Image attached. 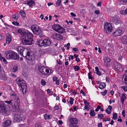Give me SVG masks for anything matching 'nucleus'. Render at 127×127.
<instances>
[{
	"label": "nucleus",
	"mask_w": 127,
	"mask_h": 127,
	"mask_svg": "<svg viewBox=\"0 0 127 127\" xmlns=\"http://www.w3.org/2000/svg\"><path fill=\"white\" fill-rule=\"evenodd\" d=\"M60 81L59 80H57L56 81V85H58L60 84Z\"/></svg>",
	"instance_id": "obj_57"
},
{
	"label": "nucleus",
	"mask_w": 127,
	"mask_h": 127,
	"mask_svg": "<svg viewBox=\"0 0 127 127\" xmlns=\"http://www.w3.org/2000/svg\"><path fill=\"white\" fill-rule=\"evenodd\" d=\"M3 70V67L0 64V74H1L2 70Z\"/></svg>",
	"instance_id": "obj_54"
},
{
	"label": "nucleus",
	"mask_w": 127,
	"mask_h": 127,
	"mask_svg": "<svg viewBox=\"0 0 127 127\" xmlns=\"http://www.w3.org/2000/svg\"><path fill=\"white\" fill-rule=\"evenodd\" d=\"M44 117L45 120L47 119H49L50 118V116L49 115L45 114L44 115Z\"/></svg>",
	"instance_id": "obj_32"
},
{
	"label": "nucleus",
	"mask_w": 127,
	"mask_h": 127,
	"mask_svg": "<svg viewBox=\"0 0 127 127\" xmlns=\"http://www.w3.org/2000/svg\"><path fill=\"white\" fill-rule=\"evenodd\" d=\"M99 76H100L101 75V72L99 70L97 72H95Z\"/></svg>",
	"instance_id": "obj_60"
},
{
	"label": "nucleus",
	"mask_w": 127,
	"mask_h": 127,
	"mask_svg": "<svg viewBox=\"0 0 127 127\" xmlns=\"http://www.w3.org/2000/svg\"><path fill=\"white\" fill-rule=\"evenodd\" d=\"M11 121L10 120H7L3 123V125L4 127H7L9 126L11 124Z\"/></svg>",
	"instance_id": "obj_17"
},
{
	"label": "nucleus",
	"mask_w": 127,
	"mask_h": 127,
	"mask_svg": "<svg viewBox=\"0 0 127 127\" xmlns=\"http://www.w3.org/2000/svg\"><path fill=\"white\" fill-rule=\"evenodd\" d=\"M24 4L29 5L30 7H32L35 5V3L34 1L32 0H29L27 1V2H25Z\"/></svg>",
	"instance_id": "obj_15"
},
{
	"label": "nucleus",
	"mask_w": 127,
	"mask_h": 127,
	"mask_svg": "<svg viewBox=\"0 0 127 127\" xmlns=\"http://www.w3.org/2000/svg\"><path fill=\"white\" fill-rule=\"evenodd\" d=\"M74 69L75 71H78L79 69V67L76 65L74 66Z\"/></svg>",
	"instance_id": "obj_41"
},
{
	"label": "nucleus",
	"mask_w": 127,
	"mask_h": 127,
	"mask_svg": "<svg viewBox=\"0 0 127 127\" xmlns=\"http://www.w3.org/2000/svg\"><path fill=\"white\" fill-rule=\"evenodd\" d=\"M123 58V56L121 55L119 56L118 57V60L120 62H122V58Z\"/></svg>",
	"instance_id": "obj_48"
},
{
	"label": "nucleus",
	"mask_w": 127,
	"mask_h": 127,
	"mask_svg": "<svg viewBox=\"0 0 127 127\" xmlns=\"http://www.w3.org/2000/svg\"><path fill=\"white\" fill-rule=\"evenodd\" d=\"M85 43L87 45H89L90 44V43L88 40H87L85 41Z\"/></svg>",
	"instance_id": "obj_55"
},
{
	"label": "nucleus",
	"mask_w": 127,
	"mask_h": 127,
	"mask_svg": "<svg viewBox=\"0 0 127 127\" xmlns=\"http://www.w3.org/2000/svg\"><path fill=\"white\" fill-rule=\"evenodd\" d=\"M72 49L76 53H77L79 51L78 49L76 47L72 48Z\"/></svg>",
	"instance_id": "obj_46"
},
{
	"label": "nucleus",
	"mask_w": 127,
	"mask_h": 127,
	"mask_svg": "<svg viewBox=\"0 0 127 127\" xmlns=\"http://www.w3.org/2000/svg\"><path fill=\"white\" fill-rule=\"evenodd\" d=\"M17 32L20 33L22 37L23 35H25V34H26V31L22 30V29H20L17 30Z\"/></svg>",
	"instance_id": "obj_22"
},
{
	"label": "nucleus",
	"mask_w": 127,
	"mask_h": 127,
	"mask_svg": "<svg viewBox=\"0 0 127 127\" xmlns=\"http://www.w3.org/2000/svg\"><path fill=\"white\" fill-rule=\"evenodd\" d=\"M18 67L17 66H14L12 69V71L13 72H15L18 70Z\"/></svg>",
	"instance_id": "obj_35"
},
{
	"label": "nucleus",
	"mask_w": 127,
	"mask_h": 127,
	"mask_svg": "<svg viewBox=\"0 0 127 127\" xmlns=\"http://www.w3.org/2000/svg\"><path fill=\"white\" fill-rule=\"evenodd\" d=\"M94 13L95 14H97L98 15L100 13V12L99 10H98L95 11L94 12Z\"/></svg>",
	"instance_id": "obj_53"
},
{
	"label": "nucleus",
	"mask_w": 127,
	"mask_h": 127,
	"mask_svg": "<svg viewBox=\"0 0 127 127\" xmlns=\"http://www.w3.org/2000/svg\"><path fill=\"white\" fill-rule=\"evenodd\" d=\"M57 78H58L56 76H54L53 77V81H56V80H57Z\"/></svg>",
	"instance_id": "obj_61"
},
{
	"label": "nucleus",
	"mask_w": 127,
	"mask_h": 127,
	"mask_svg": "<svg viewBox=\"0 0 127 127\" xmlns=\"http://www.w3.org/2000/svg\"><path fill=\"white\" fill-rule=\"evenodd\" d=\"M92 72H89L88 74V78L89 79H91V80L93 79V77L91 76V73Z\"/></svg>",
	"instance_id": "obj_45"
},
{
	"label": "nucleus",
	"mask_w": 127,
	"mask_h": 127,
	"mask_svg": "<svg viewBox=\"0 0 127 127\" xmlns=\"http://www.w3.org/2000/svg\"><path fill=\"white\" fill-rule=\"evenodd\" d=\"M126 98V96L124 94H123L121 96V101L122 103L123 104L124 100Z\"/></svg>",
	"instance_id": "obj_30"
},
{
	"label": "nucleus",
	"mask_w": 127,
	"mask_h": 127,
	"mask_svg": "<svg viewBox=\"0 0 127 127\" xmlns=\"http://www.w3.org/2000/svg\"><path fill=\"white\" fill-rule=\"evenodd\" d=\"M120 13L124 15H126L127 14V8L125 9L124 10H121L120 12Z\"/></svg>",
	"instance_id": "obj_28"
},
{
	"label": "nucleus",
	"mask_w": 127,
	"mask_h": 127,
	"mask_svg": "<svg viewBox=\"0 0 127 127\" xmlns=\"http://www.w3.org/2000/svg\"><path fill=\"white\" fill-rule=\"evenodd\" d=\"M2 79L4 80H7V77L5 75L3 76Z\"/></svg>",
	"instance_id": "obj_59"
},
{
	"label": "nucleus",
	"mask_w": 127,
	"mask_h": 127,
	"mask_svg": "<svg viewBox=\"0 0 127 127\" xmlns=\"http://www.w3.org/2000/svg\"><path fill=\"white\" fill-rule=\"evenodd\" d=\"M5 105L4 103L0 104V113L4 116H8L9 112Z\"/></svg>",
	"instance_id": "obj_6"
},
{
	"label": "nucleus",
	"mask_w": 127,
	"mask_h": 127,
	"mask_svg": "<svg viewBox=\"0 0 127 127\" xmlns=\"http://www.w3.org/2000/svg\"><path fill=\"white\" fill-rule=\"evenodd\" d=\"M80 93L81 94H82L84 96H86V94L84 92V91L82 90H81L80 91Z\"/></svg>",
	"instance_id": "obj_50"
},
{
	"label": "nucleus",
	"mask_w": 127,
	"mask_h": 127,
	"mask_svg": "<svg viewBox=\"0 0 127 127\" xmlns=\"http://www.w3.org/2000/svg\"><path fill=\"white\" fill-rule=\"evenodd\" d=\"M11 97L14 100H11L10 101L6 100L5 102L10 105V108L12 111L16 112L20 109V100L17 94L15 93L11 95Z\"/></svg>",
	"instance_id": "obj_1"
},
{
	"label": "nucleus",
	"mask_w": 127,
	"mask_h": 127,
	"mask_svg": "<svg viewBox=\"0 0 127 127\" xmlns=\"http://www.w3.org/2000/svg\"><path fill=\"white\" fill-rule=\"evenodd\" d=\"M44 68H46V67L44 66L38 65V70L40 72L38 74L41 77L46 78L48 76L49 74L46 73L44 72L43 71Z\"/></svg>",
	"instance_id": "obj_7"
},
{
	"label": "nucleus",
	"mask_w": 127,
	"mask_h": 127,
	"mask_svg": "<svg viewBox=\"0 0 127 127\" xmlns=\"http://www.w3.org/2000/svg\"><path fill=\"white\" fill-rule=\"evenodd\" d=\"M113 36L116 37L120 36L122 34V31L121 28H117L112 33Z\"/></svg>",
	"instance_id": "obj_11"
},
{
	"label": "nucleus",
	"mask_w": 127,
	"mask_h": 127,
	"mask_svg": "<svg viewBox=\"0 0 127 127\" xmlns=\"http://www.w3.org/2000/svg\"><path fill=\"white\" fill-rule=\"evenodd\" d=\"M59 108V107L58 105L55 106L54 107V110H58Z\"/></svg>",
	"instance_id": "obj_62"
},
{
	"label": "nucleus",
	"mask_w": 127,
	"mask_h": 127,
	"mask_svg": "<svg viewBox=\"0 0 127 127\" xmlns=\"http://www.w3.org/2000/svg\"><path fill=\"white\" fill-rule=\"evenodd\" d=\"M121 41L124 43L127 44V35H125L122 37Z\"/></svg>",
	"instance_id": "obj_18"
},
{
	"label": "nucleus",
	"mask_w": 127,
	"mask_h": 127,
	"mask_svg": "<svg viewBox=\"0 0 127 127\" xmlns=\"http://www.w3.org/2000/svg\"><path fill=\"white\" fill-rule=\"evenodd\" d=\"M1 59L3 60V61L5 64H6L8 63L7 61L6 60L4 57H2V58H1Z\"/></svg>",
	"instance_id": "obj_42"
},
{
	"label": "nucleus",
	"mask_w": 127,
	"mask_h": 127,
	"mask_svg": "<svg viewBox=\"0 0 127 127\" xmlns=\"http://www.w3.org/2000/svg\"><path fill=\"white\" fill-rule=\"evenodd\" d=\"M17 49L18 53L21 55L25 57L29 60L32 61V55L31 51H28L27 49H25L23 47L18 46L17 47Z\"/></svg>",
	"instance_id": "obj_3"
},
{
	"label": "nucleus",
	"mask_w": 127,
	"mask_h": 127,
	"mask_svg": "<svg viewBox=\"0 0 127 127\" xmlns=\"http://www.w3.org/2000/svg\"><path fill=\"white\" fill-rule=\"evenodd\" d=\"M44 44V40L40 39L38 40L37 41V44L39 47H45Z\"/></svg>",
	"instance_id": "obj_16"
},
{
	"label": "nucleus",
	"mask_w": 127,
	"mask_h": 127,
	"mask_svg": "<svg viewBox=\"0 0 127 127\" xmlns=\"http://www.w3.org/2000/svg\"><path fill=\"white\" fill-rule=\"evenodd\" d=\"M64 32V29L61 26L58 29L57 32L61 33H63Z\"/></svg>",
	"instance_id": "obj_27"
},
{
	"label": "nucleus",
	"mask_w": 127,
	"mask_h": 127,
	"mask_svg": "<svg viewBox=\"0 0 127 127\" xmlns=\"http://www.w3.org/2000/svg\"><path fill=\"white\" fill-rule=\"evenodd\" d=\"M13 18H14V19L17 20L19 18V17L18 16V15L16 14L13 16Z\"/></svg>",
	"instance_id": "obj_47"
},
{
	"label": "nucleus",
	"mask_w": 127,
	"mask_h": 127,
	"mask_svg": "<svg viewBox=\"0 0 127 127\" xmlns=\"http://www.w3.org/2000/svg\"><path fill=\"white\" fill-rule=\"evenodd\" d=\"M74 100V99L72 97H71L70 98L69 102L71 105H72L73 104V101Z\"/></svg>",
	"instance_id": "obj_44"
},
{
	"label": "nucleus",
	"mask_w": 127,
	"mask_h": 127,
	"mask_svg": "<svg viewBox=\"0 0 127 127\" xmlns=\"http://www.w3.org/2000/svg\"><path fill=\"white\" fill-rule=\"evenodd\" d=\"M11 35L9 34L6 36V43L7 44H9L11 43Z\"/></svg>",
	"instance_id": "obj_20"
},
{
	"label": "nucleus",
	"mask_w": 127,
	"mask_h": 127,
	"mask_svg": "<svg viewBox=\"0 0 127 127\" xmlns=\"http://www.w3.org/2000/svg\"><path fill=\"white\" fill-rule=\"evenodd\" d=\"M70 123L69 126L77 125L78 123V121L76 118L70 117L69 119Z\"/></svg>",
	"instance_id": "obj_12"
},
{
	"label": "nucleus",
	"mask_w": 127,
	"mask_h": 127,
	"mask_svg": "<svg viewBox=\"0 0 127 127\" xmlns=\"http://www.w3.org/2000/svg\"><path fill=\"white\" fill-rule=\"evenodd\" d=\"M54 36V38L58 40H61L63 39V38L62 36L58 33L55 34Z\"/></svg>",
	"instance_id": "obj_19"
},
{
	"label": "nucleus",
	"mask_w": 127,
	"mask_h": 127,
	"mask_svg": "<svg viewBox=\"0 0 127 127\" xmlns=\"http://www.w3.org/2000/svg\"><path fill=\"white\" fill-rule=\"evenodd\" d=\"M104 64L108 67L110 66V62L111 61V59L108 57H106L105 58L103 59Z\"/></svg>",
	"instance_id": "obj_13"
},
{
	"label": "nucleus",
	"mask_w": 127,
	"mask_h": 127,
	"mask_svg": "<svg viewBox=\"0 0 127 127\" xmlns=\"http://www.w3.org/2000/svg\"><path fill=\"white\" fill-rule=\"evenodd\" d=\"M14 120L17 122H19L24 120L25 118L24 115L22 114L19 115L18 114H14Z\"/></svg>",
	"instance_id": "obj_10"
},
{
	"label": "nucleus",
	"mask_w": 127,
	"mask_h": 127,
	"mask_svg": "<svg viewBox=\"0 0 127 127\" xmlns=\"http://www.w3.org/2000/svg\"><path fill=\"white\" fill-rule=\"evenodd\" d=\"M59 62L58 61V60H57V62L58 63V64L60 65H61L62 64V62L60 60H59Z\"/></svg>",
	"instance_id": "obj_63"
},
{
	"label": "nucleus",
	"mask_w": 127,
	"mask_h": 127,
	"mask_svg": "<svg viewBox=\"0 0 127 127\" xmlns=\"http://www.w3.org/2000/svg\"><path fill=\"white\" fill-rule=\"evenodd\" d=\"M105 111L108 114H110L111 113V111L110 110H109V109H106L105 110Z\"/></svg>",
	"instance_id": "obj_56"
},
{
	"label": "nucleus",
	"mask_w": 127,
	"mask_h": 127,
	"mask_svg": "<svg viewBox=\"0 0 127 127\" xmlns=\"http://www.w3.org/2000/svg\"><path fill=\"white\" fill-rule=\"evenodd\" d=\"M44 47H46L49 46L51 44V40L48 38H46L44 40Z\"/></svg>",
	"instance_id": "obj_14"
},
{
	"label": "nucleus",
	"mask_w": 127,
	"mask_h": 127,
	"mask_svg": "<svg viewBox=\"0 0 127 127\" xmlns=\"http://www.w3.org/2000/svg\"><path fill=\"white\" fill-rule=\"evenodd\" d=\"M80 13L82 15H83L84 17V15L85 14V11L84 9H81L80 10Z\"/></svg>",
	"instance_id": "obj_33"
},
{
	"label": "nucleus",
	"mask_w": 127,
	"mask_h": 127,
	"mask_svg": "<svg viewBox=\"0 0 127 127\" xmlns=\"http://www.w3.org/2000/svg\"><path fill=\"white\" fill-rule=\"evenodd\" d=\"M116 17H111L110 18V22H111L114 24V22H115V20L116 19Z\"/></svg>",
	"instance_id": "obj_29"
},
{
	"label": "nucleus",
	"mask_w": 127,
	"mask_h": 127,
	"mask_svg": "<svg viewBox=\"0 0 127 127\" xmlns=\"http://www.w3.org/2000/svg\"><path fill=\"white\" fill-rule=\"evenodd\" d=\"M105 80L106 82L107 83H109L110 82L109 80L110 78L108 77H106V78Z\"/></svg>",
	"instance_id": "obj_58"
},
{
	"label": "nucleus",
	"mask_w": 127,
	"mask_h": 127,
	"mask_svg": "<svg viewBox=\"0 0 127 127\" xmlns=\"http://www.w3.org/2000/svg\"><path fill=\"white\" fill-rule=\"evenodd\" d=\"M84 103L85 105H89V104L87 102L86 100L84 99Z\"/></svg>",
	"instance_id": "obj_52"
},
{
	"label": "nucleus",
	"mask_w": 127,
	"mask_h": 127,
	"mask_svg": "<svg viewBox=\"0 0 127 127\" xmlns=\"http://www.w3.org/2000/svg\"><path fill=\"white\" fill-rule=\"evenodd\" d=\"M121 2H122L123 3V4H125L126 3H127V0H120Z\"/></svg>",
	"instance_id": "obj_51"
},
{
	"label": "nucleus",
	"mask_w": 127,
	"mask_h": 127,
	"mask_svg": "<svg viewBox=\"0 0 127 127\" xmlns=\"http://www.w3.org/2000/svg\"><path fill=\"white\" fill-rule=\"evenodd\" d=\"M101 108V106H100L98 105L97 106V108L95 109V111L96 112H97L99 111V110Z\"/></svg>",
	"instance_id": "obj_49"
},
{
	"label": "nucleus",
	"mask_w": 127,
	"mask_h": 127,
	"mask_svg": "<svg viewBox=\"0 0 127 127\" xmlns=\"http://www.w3.org/2000/svg\"><path fill=\"white\" fill-rule=\"evenodd\" d=\"M61 1L60 0H58L56 2V4L57 6H59L60 5H61Z\"/></svg>",
	"instance_id": "obj_37"
},
{
	"label": "nucleus",
	"mask_w": 127,
	"mask_h": 127,
	"mask_svg": "<svg viewBox=\"0 0 127 127\" xmlns=\"http://www.w3.org/2000/svg\"><path fill=\"white\" fill-rule=\"evenodd\" d=\"M26 33L23 37L22 44L24 45L32 44V42L33 41L32 38L33 35L28 30H26Z\"/></svg>",
	"instance_id": "obj_2"
},
{
	"label": "nucleus",
	"mask_w": 127,
	"mask_h": 127,
	"mask_svg": "<svg viewBox=\"0 0 127 127\" xmlns=\"http://www.w3.org/2000/svg\"><path fill=\"white\" fill-rule=\"evenodd\" d=\"M4 55L7 59L16 60L19 59V55L17 53L11 50L6 52Z\"/></svg>",
	"instance_id": "obj_5"
},
{
	"label": "nucleus",
	"mask_w": 127,
	"mask_h": 127,
	"mask_svg": "<svg viewBox=\"0 0 127 127\" xmlns=\"http://www.w3.org/2000/svg\"><path fill=\"white\" fill-rule=\"evenodd\" d=\"M117 114L116 113H114L113 114L112 118L114 120H116L117 119Z\"/></svg>",
	"instance_id": "obj_38"
},
{
	"label": "nucleus",
	"mask_w": 127,
	"mask_h": 127,
	"mask_svg": "<svg viewBox=\"0 0 127 127\" xmlns=\"http://www.w3.org/2000/svg\"><path fill=\"white\" fill-rule=\"evenodd\" d=\"M106 84L104 83H101L99 85V88L100 89H102L105 87Z\"/></svg>",
	"instance_id": "obj_25"
},
{
	"label": "nucleus",
	"mask_w": 127,
	"mask_h": 127,
	"mask_svg": "<svg viewBox=\"0 0 127 127\" xmlns=\"http://www.w3.org/2000/svg\"><path fill=\"white\" fill-rule=\"evenodd\" d=\"M107 91L106 90H105L104 92H100V93L103 96H105L106 95L107 93Z\"/></svg>",
	"instance_id": "obj_43"
},
{
	"label": "nucleus",
	"mask_w": 127,
	"mask_h": 127,
	"mask_svg": "<svg viewBox=\"0 0 127 127\" xmlns=\"http://www.w3.org/2000/svg\"><path fill=\"white\" fill-rule=\"evenodd\" d=\"M70 15L72 16L73 17H75L76 16V14L74 13L73 12H72L70 13Z\"/></svg>",
	"instance_id": "obj_64"
},
{
	"label": "nucleus",
	"mask_w": 127,
	"mask_h": 127,
	"mask_svg": "<svg viewBox=\"0 0 127 127\" xmlns=\"http://www.w3.org/2000/svg\"><path fill=\"white\" fill-rule=\"evenodd\" d=\"M120 88L123 89L125 92L127 91V86H121L120 87Z\"/></svg>",
	"instance_id": "obj_34"
},
{
	"label": "nucleus",
	"mask_w": 127,
	"mask_h": 127,
	"mask_svg": "<svg viewBox=\"0 0 127 127\" xmlns=\"http://www.w3.org/2000/svg\"><path fill=\"white\" fill-rule=\"evenodd\" d=\"M41 85L44 86L45 85L46 83L44 80L42 79L41 80Z\"/></svg>",
	"instance_id": "obj_36"
},
{
	"label": "nucleus",
	"mask_w": 127,
	"mask_h": 127,
	"mask_svg": "<svg viewBox=\"0 0 127 127\" xmlns=\"http://www.w3.org/2000/svg\"><path fill=\"white\" fill-rule=\"evenodd\" d=\"M61 26L58 24H55L54 25L53 28L54 30L57 32Z\"/></svg>",
	"instance_id": "obj_24"
},
{
	"label": "nucleus",
	"mask_w": 127,
	"mask_h": 127,
	"mask_svg": "<svg viewBox=\"0 0 127 127\" xmlns=\"http://www.w3.org/2000/svg\"><path fill=\"white\" fill-rule=\"evenodd\" d=\"M115 68L117 69L118 70L120 71H121L120 69L122 68V65L119 62L116 63L115 64Z\"/></svg>",
	"instance_id": "obj_21"
},
{
	"label": "nucleus",
	"mask_w": 127,
	"mask_h": 127,
	"mask_svg": "<svg viewBox=\"0 0 127 127\" xmlns=\"http://www.w3.org/2000/svg\"><path fill=\"white\" fill-rule=\"evenodd\" d=\"M31 28L34 34L37 35L40 34L41 31L38 25L34 24L31 26Z\"/></svg>",
	"instance_id": "obj_8"
},
{
	"label": "nucleus",
	"mask_w": 127,
	"mask_h": 127,
	"mask_svg": "<svg viewBox=\"0 0 127 127\" xmlns=\"http://www.w3.org/2000/svg\"><path fill=\"white\" fill-rule=\"evenodd\" d=\"M104 29L105 32L106 33L110 34L111 33L112 29V25L110 23H106Z\"/></svg>",
	"instance_id": "obj_9"
},
{
	"label": "nucleus",
	"mask_w": 127,
	"mask_h": 127,
	"mask_svg": "<svg viewBox=\"0 0 127 127\" xmlns=\"http://www.w3.org/2000/svg\"><path fill=\"white\" fill-rule=\"evenodd\" d=\"M12 23L13 25L17 27L19 26V23L17 22L13 21Z\"/></svg>",
	"instance_id": "obj_40"
},
{
	"label": "nucleus",
	"mask_w": 127,
	"mask_h": 127,
	"mask_svg": "<svg viewBox=\"0 0 127 127\" xmlns=\"http://www.w3.org/2000/svg\"><path fill=\"white\" fill-rule=\"evenodd\" d=\"M17 84L22 89L21 94L24 95L27 92V85L22 79L20 78L17 81Z\"/></svg>",
	"instance_id": "obj_4"
},
{
	"label": "nucleus",
	"mask_w": 127,
	"mask_h": 127,
	"mask_svg": "<svg viewBox=\"0 0 127 127\" xmlns=\"http://www.w3.org/2000/svg\"><path fill=\"white\" fill-rule=\"evenodd\" d=\"M115 22L114 23V24L116 25H117L119 24H121L122 23V22L120 20V19L119 18H116V19L115 20Z\"/></svg>",
	"instance_id": "obj_26"
},
{
	"label": "nucleus",
	"mask_w": 127,
	"mask_h": 127,
	"mask_svg": "<svg viewBox=\"0 0 127 127\" xmlns=\"http://www.w3.org/2000/svg\"><path fill=\"white\" fill-rule=\"evenodd\" d=\"M90 115L92 117H94L95 116V112L93 109H91L90 110Z\"/></svg>",
	"instance_id": "obj_31"
},
{
	"label": "nucleus",
	"mask_w": 127,
	"mask_h": 127,
	"mask_svg": "<svg viewBox=\"0 0 127 127\" xmlns=\"http://www.w3.org/2000/svg\"><path fill=\"white\" fill-rule=\"evenodd\" d=\"M104 115L102 114H98V118L100 119H102Z\"/></svg>",
	"instance_id": "obj_39"
},
{
	"label": "nucleus",
	"mask_w": 127,
	"mask_h": 127,
	"mask_svg": "<svg viewBox=\"0 0 127 127\" xmlns=\"http://www.w3.org/2000/svg\"><path fill=\"white\" fill-rule=\"evenodd\" d=\"M20 14L22 18L24 19L26 17V14L25 12L23 10H21L20 11Z\"/></svg>",
	"instance_id": "obj_23"
}]
</instances>
